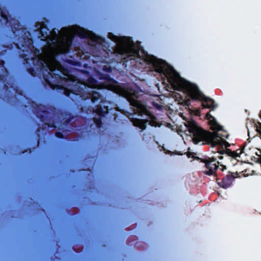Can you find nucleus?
<instances>
[{"instance_id": "2f4dec72", "label": "nucleus", "mask_w": 261, "mask_h": 261, "mask_svg": "<svg viewBox=\"0 0 261 261\" xmlns=\"http://www.w3.org/2000/svg\"><path fill=\"white\" fill-rule=\"evenodd\" d=\"M75 51H76V54H80V51H81V49H79V50H75ZM81 51L82 52V51L81 50Z\"/></svg>"}, {"instance_id": "4be33fe9", "label": "nucleus", "mask_w": 261, "mask_h": 261, "mask_svg": "<svg viewBox=\"0 0 261 261\" xmlns=\"http://www.w3.org/2000/svg\"><path fill=\"white\" fill-rule=\"evenodd\" d=\"M93 121L98 127H100L102 124L101 118L100 117L93 118Z\"/></svg>"}, {"instance_id": "393cba45", "label": "nucleus", "mask_w": 261, "mask_h": 261, "mask_svg": "<svg viewBox=\"0 0 261 261\" xmlns=\"http://www.w3.org/2000/svg\"><path fill=\"white\" fill-rule=\"evenodd\" d=\"M55 136L58 138H60V139L64 138V135L62 133L59 132H56Z\"/></svg>"}, {"instance_id": "ddd939ff", "label": "nucleus", "mask_w": 261, "mask_h": 261, "mask_svg": "<svg viewBox=\"0 0 261 261\" xmlns=\"http://www.w3.org/2000/svg\"><path fill=\"white\" fill-rule=\"evenodd\" d=\"M8 12L4 11V8L0 6V25L10 27L15 33L21 26L20 22L16 18L8 15Z\"/></svg>"}, {"instance_id": "f257e3e1", "label": "nucleus", "mask_w": 261, "mask_h": 261, "mask_svg": "<svg viewBox=\"0 0 261 261\" xmlns=\"http://www.w3.org/2000/svg\"><path fill=\"white\" fill-rule=\"evenodd\" d=\"M118 51L124 56L122 62L125 68H146L148 66L151 68V70L163 74L175 89H181L187 93L184 85L189 82H182L180 75L174 69L168 67L165 61L148 55L143 47H137L133 43L130 46L120 47Z\"/></svg>"}, {"instance_id": "423d86ee", "label": "nucleus", "mask_w": 261, "mask_h": 261, "mask_svg": "<svg viewBox=\"0 0 261 261\" xmlns=\"http://www.w3.org/2000/svg\"><path fill=\"white\" fill-rule=\"evenodd\" d=\"M244 147L243 148H240L236 151H232L228 148H220L218 147L217 148V151L219 155L217 157L207 158L204 159H200L197 158L198 160H200V162L205 164V167L206 170L203 171L205 174L207 175H215L217 176L216 170L219 168V162L217 161V158H218L219 160H222L224 158L223 154H225V158H231V159L234 160L235 163H233V165L237 164V162L239 161L237 159L238 158H240L241 154L243 152Z\"/></svg>"}, {"instance_id": "1a4fd4ad", "label": "nucleus", "mask_w": 261, "mask_h": 261, "mask_svg": "<svg viewBox=\"0 0 261 261\" xmlns=\"http://www.w3.org/2000/svg\"><path fill=\"white\" fill-rule=\"evenodd\" d=\"M186 127L191 134L194 144H197L202 142V144H207L212 146L214 140L217 138L216 135L217 132H210L199 127L194 121L187 122Z\"/></svg>"}, {"instance_id": "dca6fc26", "label": "nucleus", "mask_w": 261, "mask_h": 261, "mask_svg": "<svg viewBox=\"0 0 261 261\" xmlns=\"http://www.w3.org/2000/svg\"><path fill=\"white\" fill-rule=\"evenodd\" d=\"M218 132H217V134L216 135L217 136V138L214 140V142H213L212 147H215L217 145H219L220 146H225L226 148L230 146L229 143L227 142L225 139H220L219 138Z\"/></svg>"}, {"instance_id": "6e6552de", "label": "nucleus", "mask_w": 261, "mask_h": 261, "mask_svg": "<svg viewBox=\"0 0 261 261\" xmlns=\"http://www.w3.org/2000/svg\"><path fill=\"white\" fill-rule=\"evenodd\" d=\"M49 31L47 27H41L38 30L39 38L46 41L51 48L59 47L62 54H68L73 51V36H65L61 40L57 41V37H53L49 35Z\"/></svg>"}, {"instance_id": "4468645a", "label": "nucleus", "mask_w": 261, "mask_h": 261, "mask_svg": "<svg viewBox=\"0 0 261 261\" xmlns=\"http://www.w3.org/2000/svg\"><path fill=\"white\" fill-rule=\"evenodd\" d=\"M233 174L238 175L237 172L236 173L229 172L228 174L223 177L221 181H219V178H216V181L219 187L225 189L229 188L236 178Z\"/></svg>"}, {"instance_id": "b1692460", "label": "nucleus", "mask_w": 261, "mask_h": 261, "mask_svg": "<svg viewBox=\"0 0 261 261\" xmlns=\"http://www.w3.org/2000/svg\"><path fill=\"white\" fill-rule=\"evenodd\" d=\"M102 70L103 71L107 73H111L112 71V68L111 66L104 65L102 67Z\"/></svg>"}, {"instance_id": "c756f323", "label": "nucleus", "mask_w": 261, "mask_h": 261, "mask_svg": "<svg viewBox=\"0 0 261 261\" xmlns=\"http://www.w3.org/2000/svg\"><path fill=\"white\" fill-rule=\"evenodd\" d=\"M190 100H186V101L185 102V105L186 106H189L190 105Z\"/></svg>"}, {"instance_id": "9b49d317", "label": "nucleus", "mask_w": 261, "mask_h": 261, "mask_svg": "<svg viewBox=\"0 0 261 261\" xmlns=\"http://www.w3.org/2000/svg\"><path fill=\"white\" fill-rule=\"evenodd\" d=\"M187 90V94L189 97L194 100L201 101L203 108L214 110L217 107L214 99L205 96L199 89L197 86L191 83H188L184 85Z\"/></svg>"}, {"instance_id": "cd10ccee", "label": "nucleus", "mask_w": 261, "mask_h": 261, "mask_svg": "<svg viewBox=\"0 0 261 261\" xmlns=\"http://www.w3.org/2000/svg\"><path fill=\"white\" fill-rule=\"evenodd\" d=\"M220 166L222 167V168H220L221 171H223L225 170H226V166H224V165H221Z\"/></svg>"}, {"instance_id": "7c9ffc66", "label": "nucleus", "mask_w": 261, "mask_h": 261, "mask_svg": "<svg viewBox=\"0 0 261 261\" xmlns=\"http://www.w3.org/2000/svg\"><path fill=\"white\" fill-rule=\"evenodd\" d=\"M82 72L84 73L89 74V72L87 70H82Z\"/></svg>"}, {"instance_id": "412c9836", "label": "nucleus", "mask_w": 261, "mask_h": 261, "mask_svg": "<svg viewBox=\"0 0 261 261\" xmlns=\"http://www.w3.org/2000/svg\"><path fill=\"white\" fill-rule=\"evenodd\" d=\"M93 40L96 43H101L102 42H105V40L103 38L95 35H94L93 37Z\"/></svg>"}, {"instance_id": "473e14b6", "label": "nucleus", "mask_w": 261, "mask_h": 261, "mask_svg": "<svg viewBox=\"0 0 261 261\" xmlns=\"http://www.w3.org/2000/svg\"><path fill=\"white\" fill-rule=\"evenodd\" d=\"M39 131H40V128H39V127H38V128H37V130H36V132H39Z\"/></svg>"}, {"instance_id": "39448f33", "label": "nucleus", "mask_w": 261, "mask_h": 261, "mask_svg": "<svg viewBox=\"0 0 261 261\" xmlns=\"http://www.w3.org/2000/svg\"><path fill=\"white\" fill-rule=\"evenodd\" d=\"M58 55V51L55 50L53 54L44 57L40 56L30 58L28 54L24 53H20L19 57L22 59L23 64L26 68L27 71L33 76H36L39 69L42 72L43 71L46 72V73L50 72L54 62L53 61L56 59V57Z\"/></svg>"}, {"instance_id": "c85d7f7f", "label": "nucleus", "mask_w": 261, "mask_h": 261, "mask_svg": "<svg viewBox=\"0 0 261 261\" xmlns=\"http://www.w3.org/2000/svg\"><path fill=\"white\" fill-rule=\"evenodd\" d=\"M6 50L0 51V56L4 55L6 54Z\"/></svg>"}, {"instance_id": "a878e982", "label": "nucleus", "mask_w": 261, "mask_h": 261, "mask_svg": "<svg viewBox=\"0 0 261 261\" xmlns=\"http://www.w3.org/2000/svg\"><path fill=\"white\" fill-rule=\"evenodd\" d=\"M187 156L188 158H195V155L196 154L194 152H187Z\"/></svg>"}, {"instance_id": "f8f14e48", "label": "nucleus", "mask_w": 261, "mask_h": 261, "mask_svg": "<svg viewBox=\"0 0 261 261\" xmlns=\"http://www.w3.org/2000/svg\"><path fill=\"white\" fill-rule=\"evenodd\" d=\"M8 76V71L5 67V62L3 60H0V83L2 84L3 89L5 92H8L9 89L11 88L15 94L22 95L23 91L20 90L18 87L14 86L6 82Z\"/></svg>"}, {"instance_id": "aec40b11", "label": "nucleus", "mask_w": 261, "mask_h": 261, "mask_svg": "<svg viewBox=\"0 0 261 261\" xmlns=\"http://www.w3.org/2000/svg\"><path fill=\"white\" fill-rule=\"evenodd\" d=\"M65 62L74 66H81L82 63L80 61L72 60L71 59H66Z\"/></svg>"}, {"instance_id": "20e7f679", "label": "nucleus", "mask_w": 261, "mask_h": 261, "mask_svg": "<svg viewBox=\"0 0 261 261\" xmlns=\"http://www.w3.org/2000/svg\"><path fill=\"white\" fill-rule=\"evenodd\" d=\"M53 62L50 72L43 74L44 85L53 90H63L64 86H67L69 88L68 89H71L73 80H70L67 77L69 75L70 70L57 60V56Z\"/></svg>"}, {"instance_id": "2eb2a0df", "label": "nucleus", "mask_w": 261, "mask_h": 261, "mask_svg": "<svg viewBox=\"0 0 261 261\" xmlns=\"http://www.w3.org/2000/svg\"><path fill=\"white\" fill-rule=\"evenodd\" d=\"M207 119L212 120L211 121V129L213 130L221 131L223 130V127L219 125L216 121L215 118L210 114V112L207 113L206 115Z\"/></svg>"}, {"instance_id": "5701e85b", "label": "nucleus", "mask_w": 261, "mask_h": 261, "mask_svg": "<svg viewBox=\"0 0 261 261\" xmlns=\"http://www.w3.org/2000/svg\"><path fill=\"white\" fill-rule=\"evenodd\" d=\"M218 136H219V138H220V139H224L228 138L229 134L227 133V132L223 130L221 133H218Z\"/></svg>"}, {"instance_id": "7ed1b4c3", "label": "nucleus", "mask_w": 261, "mask_h": 261, "mask_svg": "<svg viewBox=\"0 0 261 261\" xmlns=\"http://www.w3.org/2000/svg\"><path fill=\"white\" fill-rule=\"evenodd\" d=\"M31 107L36 116L49 127L60 129V126H66L70 124L75 118L71 114L58 110L54 107L51 108L53 109V116H49L50 113L45 110L44 105L37 104L34 101H32Z\"/></svg>"}, {"instance_id": "f3484780", "label": "nucleus", "mask_w": 261, "mask_h": 261, "mask_svg": "<svg viewBox=\"0 0 261 261\" xmlns=\"http://www.w3.org/2000/svg\"><path fill=\"white\" fill-rule=\"evenodd\" d=\"M147 119H135L133 121V124L137 127H139L142 130L145 129L146 127V124L148 122Z\"/></svg>"}, {"instance_id": "0eeeda50", "label": "nucleus", "mask_w": 261, "mask_h": 261, "mask_svg": "<svg viewBox=\"0 0 261 261\" xmlns=\"http://www.w3.org/2000/svg\"><path fill=\"white\" fill-rule=\"evenodd\" d=\"M143 92L140 88L137 85H123L120 87L119 94L125 98L134 108L135 113L138 115H147L148 111L146 106L138 98Z\"/></svg>"}, {"instance_id": "9d476101", "label": "nucleus", "mask_w": 261, "mask_h": 261, "mask_svg": "<svg viewBox=\"0 0 261 261\" xmlns=\"http://www.w3.org/2000/svg\"><path fill=\"white\" fill-rule=\"evenodd\" d=\"M17 31H20L21 33H24V36L21 37L19 43L12 42L9 45H3V47L6 49H12L15 47L20 50H22V51L24 53L27 52L26 54L31 52L33 54L34 57H40V50L35 47L33 44V39L29 37L30 33L25 28L21 26L20 28Z\"/></svg>"}, {"instance_id": "f03ea898", "label": "nucleus", "mask_w": 261, "mask_h": 261, "mask_svg": "<svg viewBox=\"0 0 261 261\" xmlns=\"http://www.w3.org/2000/svg\"><path fill=\"white\" fill-rule=\"evenodd\" d=\"M72 86L71 89H65L64 93L67 97H70L71 94L80 96L83 99H91L92 102H98L99 100V103L97 105L93 110L94 113L100 117H104L108 113V107L105 106V100L102 99L101 95L99 92L94 90L89 92L87 95L85 93V88L88 87L92 89H96L99 86L98 82L92 76L90 75L83 83L77 77L73 76Z\"/></svg>"}, {"instance_id": "6ab92c4d", "label": "nucleus", "mask_w": 261, "mask_h": 261, "mask_svg": "<svg viewBox=\"0 0 261 261\" xmlns=\"http://www.w3.org/2000/svg\"><path fill=\"white\" fill-rule=\"evenodd\" d=\"M97 76L99 80H105L108 81H110L112 79L110 76L108 74L102 73L100 72H97Z\"/></svg>"}, {"instance_id": "bb28decb", "label": "nucleus", "mask_w": 261, "mask_h": 261, "mask_svg": "<svg viewBox=\"0 0 261 261\" xmlns=\"http://www.w3.org/2000/svg\"><path fill=\"white\" fill-rule=\"evenodd\" d=\"M15 95H14L13 94H8V95H6V97L7 99V100H10V99L13 98V97H15Z\"/></svg>"}, {"instance_id": "72a5a7b5", "label": "nucleus", "mask_w": 261, "mask_h": 261, "mask_svg": "<svg viewBox=\"0 0 261 261\" xmlns=\"http://www.w3.org/2000/svg\"><path fill=\"white\" fill-rule=\"evenodd\" d=\"M39 140H38V142H37V145H38V144H39Z\"/></svg>"}, {"instance_id": "a211bd4d", "label": "nucleus", "mask_w": 261, "mask_h": 261, "mask_svg": "<svg viewBox=\"0 0 261 261\" xmlns=\"http://www.w3.org/2000/svg\"><path fill=\"white\" fill-rule=\"evenodd\" d=\"M89 32L83 28H80L76 32V34L82 39H87L89 37Z\"/></svg>"}]
</instances>
